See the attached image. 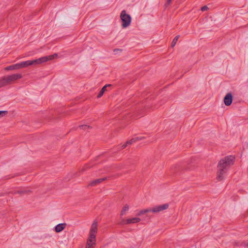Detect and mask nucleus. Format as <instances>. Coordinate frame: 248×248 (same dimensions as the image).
<instances>
[{
	"mask_svg": "<svg viewBox=\"0 0 248 248\" xmlns=\"http://www.w3.org/2000/svg\"><path fill=\"white\" fill-rule=\"evenodd\" d=\"M234 158V156L230 155L226 156L219 161L217 165V180L220 181L224 179L225 173L230 166L233 164Z\"/></svg>",
	"mask_w": 248,
	"mask_h": 248,
	"instance_id": "f257e3e1",
	"label": "nucleus"
},
{
	"mask_svg": "<svg viewBox=\"0 0 248 248\" xmlns=\"http://www.w3.org/2000/svg\"><path fill=\"white\" fill-rule=\"evenodd\" d=\"M58 56L57 54L55 53L53 55L42 57L38 59H36L33 61H27L25 62H22L20 63H18L19 65V69L27 67V66L33 64H38L46 62L53 60L57 58Z\"/></svg>",
	"mask_w": 248,
	"mask_h": 248,
	"instance_id": "f03ea898",
	"label": "nucleus"
},
{
	"mask_svg": "<svg viewBox=\"0 0 248 248\" xmlns=\"http://www.w3.org/2000/svg\"><path fill=\"white\" fill-rule=\"evenodd\" d=\"M58 56L57 54L55 53L53 55L42 57L38 59H36L33 61H27L25 62H22L20 63H18L19 65V69L27 67V66L33 64H38L46 62L53 60L57 58Z\"/></svg>",
	"mask_w": 248,
	"mask_h": 248,
	"instance_id": "7ed1b4c3",
	"label": "nucleus"
},
{
	"mask_svg": "<svg viewBox=\"0 0 248 248\" xmlns=\"http://www.w3.org/2000/svg\"><path fill=\"white\" fill-rule=\"evenodd\" d=\"M169 207L168 203H165L162 205L155 206L151 208H148L140 211L138 214V216H141L149 212H152L154 214H157L164 210L167 209Z\"/></svg>",
	"mask_w": 248,
	"mask_h": 248,
	"instance_id": "20e7f679",
	"label": "nucleus"
},
{
	"mask_svg": "<svg viewBox=\"0 0 248 248\" xmlns=\"http://www.w3.org/2000/svg\"><path fill=\"white\" fill-rule=\"evenodd\" d=\"M121 19L122 21V27L123 28H125L128 27L131 22V16L126 14L125 10H123L120 15Z\"/></svg>",
	"mask_w": 248,
	"mask_h": 248,
	"instance_id": "39448f33",
	"label": "nucleus"
},
{
	"mask_svg": "<svg viewBox=\"0 0 248 248\" xmlns=\"http://www.w3.org/2000/svg\"><path fill=\"white\" fill-rule=\"evenodd\" d=\"M5 78L7 79V81L8 84H10L18 79L21 78L22 76L20 74H15L12 75L5 76Z\"/></svg>",
	"mask_w": 248,
	"mask_h": 248,
	"instance_id": "423d86ee",
	"label": "nucleus"
},
{
	"mask_svg": "<svg viewBox=\"0 0 248 248\" xmlns=\"http://www.w3.org/2000/svg\"><path fill=\"white\" fill-rule=\"evenodd\" d=\"M233 97L231 93H228L224 98V103L227 106H230L232 102Z\"/></svg>",
	"mask_w": 248,
	"mask_h": 248,
	"instance_id": "0eeeda50",
	"label": "nucleus"
},
{
	"mask_svg": "<svg viewBox=\"0 0 248 248\" xmlns=\"http://www.w3.org/2000/svg\"><path fill=\"white\" fill-rule=\"evenodd\" d=\"M97 226H98V223L97 221L96 220H94L91 226L90 230V235H93L96 236V234L97 232Z\"/></svg>",
	"mask_w": 248,
	"mask_h": 248,
	"instance_id": "6e6552de",
	"label": "nucleus"
},
{
	"mask_svg": "<svg viewBox=\"0 0 248 248\" xmlns=\"http://www.w3.org/2000/svg\"><path fill=\"white\" fill-rule=\"evenodd\" d=\"M138 141V138H133L127 141L124 144L121 146H119L118 149L119 150H122L126 148L128 145L132 144L133 142Z\"/></svg>",
	"mask_w": 248,
	"mask_h": 248,
	"instance_id": "1a4fd4ad",
	"label": "nucleus"
},
{
	"mask_svg": "<svg viewBox=\"0 0 248 248\" xmlns=\"http://www.w3.org/2000/svg\"><path fill=\"white\" fill-rule=\"evenodd\" d=\"M107 179V177H104L102 178H99L97 179L96 180L92 181L90 182L88 184V186H95L101 183H102L103 181L106 180Z\"/></svg>",
	"mask_w": 248,
	"mask_h": 248,
	"instance_id": "9d476101",
	"label": "nucleus"
},
{
	"mask_svg": "<svg viewBox=\"0 0 248 248\" xmlns=\"http://www.w3.org/2000/svg\"><path fill=\"white\" fill-rule=\"evenodd\" d=\"M96 236L89 234L86 245H95Z\"/></svg>",
	"mask_w": 248,
	"mask_h": 248,
	"instance_id": "9b49d317",
	"label": "nucleus"
},
{
	"mask_svg": "<svg viewBox=\"0 0 248 248\" xmlns=\"http://www.w3.org/2000/svg\"><path fill=\"white\" fill-rule=\"evenodd\" d=\"M66 224L65 223H60L56 226L55 228V231L56 232H60L62 230H63Z\"/></svg>",
	"mask_w": 248,
	"mask_h": 248,
	"instance_id": "f8f14e48",
	"label": "nucleus"
},
{
	"mask_svg": "<svg viewBox=\"0 0 248 248\" xmlns=\"http://www.w3.org/2000/svg\"><path fill=\"white\" fill-rule=\"evenodd\" d=\"M19 69L18 63H16L11 65H9L5 68V70H15Z\"/></svg>",
	"mask_w": 248,
	"mask_h": 248,
	"instance_id": "ddd939ff",
	"label": "nucleus"
},
{
	"mask_svg": "<svg viewBox=\"0 0 248 248\" xmlns=\"http://www.w3.org/2000/svg\"><path fill=\"white\" fill-rule=\"evenodd\" d=\"M140 220L141 219L139 217H133L131 218L126 219V222L127 223H129V224L138 223L140 221Z\"/></svg>",
	"mask_w": 248,
	"mask_h": 248,
	"instance_id": "4468645a",
	"label": "nucleus"
},
{
	"mask_svg": "<svg viewBox=\"0 0 248 248\" xmlns=\"http://www.w3.org/2000/svg\"><path fill=\"white\" fill-rule=\"evenodd\" d=\"M110 84H107L101 89V91L99 92V93L97 95V98L101 97L104 94V92L107 90V87L111 86Z\"/></svg>",
	"mask_w": 248,
	"mask_h": 248,
	"instance_id": "2eb2a0df",
	"label": "nucleus"
},
{
	"mask_svg": "<svg viewBox=\"0 0 248 248\" xmlns=\"http://www.w3.org/2000/svg\"><path fill=\"white\" fill-rule=\"evenodd\" d=\"M31 192V191L30 189H24L23 190H18V191H16L15 192V194H21V195H24V194H30Z\"/></svg>",
	"mask_w": 248,
	"mask_h": 248,
	"instance_id": "dca6fc26",
	"label": "nucleus"
},
{
	"mask_svg": "<svg viewBox=\"0 0 248 248\" xmlns=\"http://www.w3.org/2000/svg\"><path fill=\"white\" fill-rule=\"evenodd\" d=\"M9 85L5 76L0 79V88Z\"/></svg>",
	"mask_w": 248,
	"mask_h": 248,
	"instance_id": "f3484780",
	"label": "nucleus"
},
{
	"mask_svg": "<svg viewBox=\"0 0 248 248\" xmlns=\"http://www.w3.org/2000/svg\"><path fill=\"white\" fill-rule=\"evenodd\" d=\"M129 209V206L127 204H125L124 207L123 209L121 211V213L120 214V216L122 217L126 211H127Z\"/></svg>",
	"mask_w": 248,
	"mask_h": 248,
	"instance_id": "a211bd4d",
	"label": "nucleus"
},
{
	"mask_svg": "<svg viewBox=\"0 0 248 248\" xmlns=\"http://www.w3.org/2000/svg\"><path fill=\"white\" fill-rule=\"evenodd\" d=\"M180 36L177 35L173 39L172 43H171V46L173 47L176 44L177 41H178V39L179 38Z\"/></svg>",
	"mask_w": 248,
	"mask_h": 248,
	"instance_id": "6ab92c4d",
	"label": "nucleus"
},
{
	"mask_svg": "<svg viewBox=\"0 0 248 248\" xmlns=\"http://www.w3.org/2000/svg\"><path fill=\"white\" fill-rule=\"evenodd\" d=\"M119 224L120 225H124L125 224H129V223H127L126 222V219H124L122 218L121 219V221L119 223Z\"/></svg>",
	"mask_w": 248,
	"mask_h": 248,
	"instance_id": "aec40b11",
	"label": "nucleus"
},
{
	"mask_svg": "<svg viewBox=\"0 0 248 248\" xmlns=\"http://www.w3.org/2000/svg\"><path fill=\"white\" fill-rule=\"evenodd\" d=\"M8 114L7 111H0V118Z\"/></svg>",
	"mask_w": 248,
	"mask_h": 248,
	"instance_id": "412c9836",
	"label": "nucleus"
},
{
	"mask_svg": "<svg viewBox=\"0 0 248 248\" xmlns=\"http://www.w3.org/2000/svg\"><path fill=\"white\" fill-rule=\"evenodd\" d=\"M79 127L81 128V129H86L87 128H91V127L90 126L87 125H79Z\"/></svg>",
	"mask_w": 248,
	"mask_h": 248,
	"instance_id": "4be33fe9",
	"label": "nucleus"
},
{
	"mask_svg": "<svg viewBox=\"0 0 248 248\" xmlns=\"http://www.w3.org/2000/svg\"><path fill=\"white\" fill-rule=\"evenodd\" d=\"M208 9V7L207 6H202V8H201V10L202 11V12H204V11H207V10Z\"/></svg>",
	"mask_w": 248,
	"mask_h": 248,
	"instance_id": "5701e85b",
	"label": "nucleus"
},
{
	"mask_svg": "<svg viewBox=\"0 0 248 248\" xmlns=\"http://www.w3.org/2000/svg\"><path fill=\"white\" fill-rule=\"evenodd\" d=\"M95 245H86L85 248H94Z\"/></svg>",
	"mask_w": 248,
	"mask_h": 248,
	"instance_id": "b1692460",
	"label": "nucleus"
},
{
	"mask_svg": "<svg viewBox=\"0 0 248 248\" xmlns=\"http://www.w3.org/2000/svg\"><path fill=\"white\" fill-rule=\"evenodd\" d=\"M135 138H138V140H141L144 139L143 137H136Z\"/></svg>",
	"mask_w": 248,
	"mask_h": 248,
	"instance_id": "393cba45",
	"label": "nucleus"
},
{
	"mask_svg": "<svg viewBox=\"0 0 248 248\" xmlns=\"http://www.w3.org/2000/svg\"><path fill=\"white\" fill-rule=\"evenodd\" d=\"M172 0H167V4L168 5L170 4L171 3Z\"/></svg>",
	"mask_w": 248,
	"mask_h": 248,
	"instance_id": "a878e982",
	"label": "nucleus"
},
{
	"mask_svg": "<svg viewBox=\"0 0 248 248\" xmlns=\"http://www.w3.org/2000/svg\"><path fill=\"white\" fill-rule=\"evenodd\" d=\"M244 246H246V247H248V243H244Z\"/></svg>",
	"mask_w": 248,
	"mask_h": 248,
	"instance_id": "bb28decb",
	"label": "nucleus"
},
{
	"mask_svg": "<svg viewBox=\"0 0 248 248\" xmlns=\"http://www.w3.org/2000/svg\"><path fill=\"white\" fill-rule=\"evenodd\" d=\"M119 50H120V49H115L114 50V52H116V51H119Z\"/></svg>",
	"mask_w": 248,
	"mask_h": 248,
	"instance_id": "cd10ccee",
	"label": "nucleus"
},
{
	"mask_svg": "<svg viewBox=\"0 0 248 248\" xmlns=\"http://www.w3.org/2000/svg\"><path fill=\"white\" fill-rule=\"evenodd\" d=\"M85 170V169H82V171H83V170Z\"/></svg>",
	"mask_w": 248,
	"mask_h": 248,
	"instance_id": "c85d7f7f",
	"label": "nucleus"
}]
</instances>
